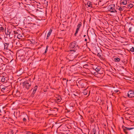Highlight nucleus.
Here are the masks:
<instances>
[{
    "label": "nucleus",
    "instance_id": "obj_17",
    "mask_svg": "<svg viewBox=\"0 0 134 134\" xmlns=\"http://www.w3.org/2000/svg\"><path fill=\"white\" fill-rule=\"evenodd\" d=\"M130 50L131 51L133 52H134V48L133 47H132V48H131L130 49Z\"/></svg>",
    "mask_w": 134,
    "mask_h": 134
},
{
    "label": "nucleus",
    "instance_id": "obj_19",
    "mask_svg": "<svg viewBox=\"0 0 134 134\" xmlns=\"http://www.w3.org/2000/svg\"><path fill=\"white\" fill-rule=\"evenodd\" d=\"M132 27H130L129 28V32H131V30H132Z\"/></svg>",
    "mask_w": 134,
    "mask_h": 134
},
{
    "label": "nucleus",
    "instance_id": "obj_9",
    "mask_svg": "<svg viewBox=\"0 0 134 134\" xmlns=\"http://www.w3.org/2000/svg\"><path fill=\"white\" fill-rule=\"evenodd\" d=\"M134 5V2L129 3L128 5V8L129 9H130Z\"/></svg>",
    "mask_w": 134,
    "mask_h": 134
},
{
    "label": "nucleus",
    "instance_id": "obj_8",
    "mask_svg": "<svg viewBox=\"0 0 134 134\" xmlns=\"http://www.w3.org/2000/svg\"><path fill=\"white\" fill-rule=\"evenodd\" d=\"M62 99L60 96H59L58 98H56L55 99V100L57 102H59Z\"/></svg>",
    "mask_w": 134,
    "mask_h": 134
},
{
    "label": "nucleus",
    "instance_id": "obj_18",
    "mask_svg": "<svg viewBox=\"0 0 134 134\" xmlns=\"http://www.w3.org/2000/svg\"><path fill=\"white\" fill-rule=\"evenodd\" d=\"M124 131V132L126 134H127L128 133V132L127 131V130L126 129H125V128L123 129Z\"/></svg>",
    "mask_w": 134,
    "mask_h": 134
},
{
    "label": "nucleus",
    "instance_id": "obj_16",
    "mask_svg": "<svg viewBox=\"0 0 134 134\" xmlns=\"http://www.w3.org/2000/svg\"><path fill=\"white\" fill-rule=\"evenodd\" d=\"M125 129H126L127 130H131L133 129L134 128H127L126 127H125Z\"/></svg>",
    "mask_w": 134,
    "mask_h": 134
},
{
    "label": "nucleus",
    "instance_id": "obj_14",
    "mask_svg": "<svg viewBox=\"0 0 134 134\" xmlns=\"http://www.w3.org/2000/svg\"><path fill=\"white\" fill-rule=\"evenodd\" d=\"M17 37L18 39H21L22 37V36L21 34H19L17 35Z\"/></svg>",
    "mask_w": 134,
    "mask_h": 134
},
{
    "label": "nucleus",
    "instance_id": "obj_23",
    "mask_svg": "<svg viewBox=\"0 0 134 134\" xmlns=\"http://www.w3.org/2000/svg\"><path fill=\"white\" fill-rule=\"evenodd\" d=\"M5 87L2 88H1V90L2 91H4L5 90Z\"/></svg>",
    "mask_w": 134,
    "mask_h": 134
},
{
    "label": "nucleus",
    "instance_id": "obj_26",
    "mask_svg": "<svg viewBox=\"0 0 134 134\" xmlns=\"http://www.w3.org/2000/svg\"><path fill=\"white\" fill-rule=\"evenodd\" d=\"M70 51L71 52H72V51H73L74 52H75V50H70Z\"/></svg>",
    "mask_w": 134,
    "mask_h": 134
},
{
    "label": "nucleus",
    "instance_id": "obj_24",
    "mask_svg": "<svg viewBox=\"0 0 134 134\" xmlns=\"http://www.w3.org/2000/svg\"><path fill=\"white\" fill-rule=\"evenodd\" d=\"M119 92V91L118 90H115L114 91V92L115 93H117Z\"/></svg>",
    "mask_w": 134,
    "mask_h": 134
},
{
    "label": "nucleus",
    "instance_id": "obj_1",
    "mask_svg": "<svg viewBox=\"0 0 134 134\" xmlns=\"http://www.w3.org/2000/svg\"><path fill=\"white\" fill-rule=\"evenodd\" d=\"M108 10L111 12L116 13L117 11L115 5L114 4H110L108 7Z\"/></svg>",
    "mask_w": 134,
    "mask_h": 134
},
{
    "label": "nucleus",
    "instance_id": "obj_28",
    "mask_svg": "<svg viewBox=\"0 0 134 134\" xmlns=\"http://www.w3.org/2000/svg\"><path fill=\"white\" fill-rule=\"evenodd\" d=\"M73 55H70V56H70V57H71L72 56H74Z\"/></svg>",
    "mask_w": 134,
    "mask_h": 134
},
{
    "label": "nucleus",
    "instance_id": "obj_31",
    "mask_svg": "<svg viewBox=\"0 0 134 134\" xmlns=\"http://www.w3.org/2000/svg\"><path fill=\"white\" fill-rule=\"evenodd\" d=\"M98 56H99V54H98Z\"/></svg>",
    "mask_w": 134,
    "mask_h": 134
},
{
    "label": "nucleus",
    "instance_id": "obj_10",
    "mask_svg": "<svg viewBox=\"0 0 134 134\" xmlns=\"http://www.w3.org/2000/svg\"><path fill=\"white\" fill-rule=\"evenodd\" d=\"M37 86H35L34 87V88L33 90V91L32 92V93L33 94H34L35 93L37 90Z\"/></svg>",
    "mask_w": 134,
    "mask_h": 134
},
{
    "label": "nucleus",
    "instance_id": "obj_2",
    "mask_svg": "<svg viewBox=\"0 0 134 134\" xmlns=\"http://www.w3.org/2000/svg\"><path fill=\"white\" fill-rule=\"evenodd\" d=\"M77 47V45L76 44V42H74L70 44V47L71 48H74L75 49Z\"/></svg>",
    "mask_w": 134,
    "mask_h": 134
},
{
    "label": "nucleus",
    "instance_id": "obj_20",
    "mask_svg": "<svg viewBox=\"0 0 134 134\" xmlns=\"http://www.w3.org/2000/svg\"><path fill=\"white\" fill-rule=\"evenodd\" d=\"M48 46H46V50H45V52H44L45 53H46L47 52V50H48Z\"/></svg>",
    "mask_w": 134,
    "mask_h": 134
},
{
    "label": "nucleus",
    "instance_id": "obj_5",
    "mask_svg": "<svg viewBox=\"0 0 134 134\" xmlns=\"http://www.w3.org/2000/svg\"><path fill=\"white\" fill-rule=\"evenodd\" d=\"M86 5L87 6L88 8H92V4L91 2H90L89 1L87 3Z\"/></svg>",
    "mask_w": 134,
    "mask_h": 134
},
{
    "label": "nucleus",
    "instance_id": "obj_6",
    "mask_svg": "<svg viewBox=\"0 0 134 134\" xmlns=\"http://www.w3.org/2000/svg\"><path fill=\"white\" fill-rule=\"evenodd\" d=\"M25 86L26 88L27 89H29L30 87L31 86V84L29 83L28 82H26L25 84Z\"/></svg>",
    "mask_w": 134,
    "mask_h": 134
},
{
    "label": "nucleus",
    "instance_id": "obj_29",
    "mask_svg": "<svg viewBox=\"0 0 134 134\" xmlns=\"http://www.w3.org/2000/svg\"><path fill=\"white\" fill-rule=\"evenodd\" d=\"M85 41H87V40L86 39H85Z\"/></svg>",
    "mask_w": 134,
    "mask_h": 134
},
{
    "label": "nucleus",
    "instance_id": "obj_4",
    "mask_svg": "<svg viewBox=\"0 0 134 134\" xmlns=\"http://www.w3.org/2000/svg\"><path fill=\"white\" fill-rule=\"evenodd\" d=\"M81 24H82V23H81L80 22L79 23V24L77 26V27L76 29V31H75V35H76L78 31L79 30V29L80 28V27L81 26Z\"/></svg>",
    "mask_w": 134,
    "mask_h": 134
},
{
    "label": "nucleus",
    "instance_id": "obj_22",
    "mask_svg": "<svg viewBox=\"0 0 134 134\" xmlns=\"http://www.w3.org/2000/svg\"><path fill=\"white\" fill-rule=\"evenodd\" d=\"M119 10L120 11H121L123 10V9L121 7H120L119 8Z\"/></svg>",
    "mask_w": 134,
    "mask_h": 134
},
{
    "label": "nucleus",
    "instance_id": "obj_25",
    "mask_svg": "<svg viewBox=\"0 0 134 134\" xmlns=\"http://www.w3.org/2000/svg\"><path fill=\"white\" fill-rule=\"evenodd\" d=\"M30 133L29 132H27L26 133V134H30Z\"/></svg>",
    "mask_w": 134,
    "mask_h": 134
},
{
    "label": "nucleus",
    "instance_id": "obj_15",
    "mask_svg": "<svg viewBox=\"0 0 134 134\" xmlns=\"http://www.w3.org/2000/svg\"><path fill=\"white\" fill-rule=\"evenodd\" d=\"M96 71L98 72L100 70V68L99 67H97L95 69Z\"/></svg>",
    "mask_w": 134,
    "mask_h": 134
},
{
    "label": "nucleus",
    "instance_id": "obj_12",
    "mask_svg": "<svg viewBox=\"0 0 134 134\" xmlns=\"http://www.w3.org/2000/svg\"><path fill=\"white\" fill-rule=\"evenodd\" d=\"M121 2L124 5H126L127 3V2L126 0H123Z\"/></svg>",
    "mask_w": 134,
    "mask_h": 134
},
{
    "label": "nucleus",
    "instance_id": "obj_13",
    "mask_svg": "<svg viewBox=\"0 0 134 134\" xmlns=\"http://www.w3.org/2000/svg\"><path fill=\"white\" fill-rule=\"evenodd\" d=\"M114 61L115 62H119L120 60V59L118 57H116L114 59Z\"/></svg>",
    "mask_w": 134,
    "mask_h": 134
},
{
    "label": "nucleus",
    "instance_id": "obj_3",
    "mask_svg": "<svg viewBox=\"0 0 134 134\" xmlns=\"http://www.w3.org/2000/svg\"><path fill=\"white\" fill-rule=\"evenodd\" d=\"M128 96L129 98L134 97V91H130L128 92Z\"/></svg>",
    "mask_w": 134,
    "mask_h": 134
},
{
    "label": "nucleus",
    "instance_id": "obj_27",
    "mask_svg": "<svg viewBox=\"0 0 134 134\" xmlns=\"http://www.w3.org/2000/svg\"><path fill=\"white\" fill-rule=\"evenodd\" d=\"M23 120L24 121H25L26 120V119L24 118H23Z\"/></svg>",
    "mask_w": 134,
    "mask_h": 134
},
{
    "label": "nucleus",
    "instance_id": "obj_30",
    "mask_svg": "<svg viewBox=\"0 0 134 134\" xmlns=\"http://www.w3.org/2000/svg\"><path fill=\"white\" fill-rule=\"evenodd\" d=\"M126 110H128V108H127V109H126Z\"/></svg>",
    "mask_w": 134,
    "mask_h": 134
},
{
    "label": "nucleus",
    "instance_id": "obj_7",
    "mask_svg": "<svg viewBox=\"0 0 134 134\" xmlns=\"http://www.w3.org/2000/svg\"><path fill=\"white\" fill-rule=\"evenodd\" d=\"M52 29L51 28L49 30V31L47 34V39H48L49 37L51 35V33L52 31Z\"/></svg>",
    "mask_w": 134,
    "mask_h": 134
},
{
    "label": "nucleus",
    "instance_id": "obj_11",
    "mask_svg": "<svg viewBox=\"0 0 134 134\" xmlns=\"http://www.w3.org/2000/svg\"><path fill=\"white\" fill-rule=\"evenodd\" d=\"M6 77H5L4 76H3L2 77L1 81L2 82H5Z\"/></svg>",
    "mask_w": 134,
    "mask_h": 134
},
{
    "label": "nucleus",
    "instance_id": "obj_32",
    "mask_svg": "<svg viewBox=\"0 0 134 134\" xmlns=\"http://www.w3.org/2000/svg\"><path fill=\"white\" fill-rule=\"evenodd\" d=\"M86 36V35H84L83 36L84 37H85V36Z\"/></svg>",
    "mask_w": 134,
    "mask_h": 134
},
{
    "label": "nucleus",
    "instance_id": "obj_21",
    "mask_svg": "<svg viewBox=\"0 0 134 134\" xmlns=\"http://www.w3.org/2000/svg\"><path fill=\"white\" fill-rule=\"evenodd\" d=\"M4 28L3 27H1L0 28V30L3 31H4Z\"/></svg>",
    "mask_w": 134,
    "mask_h": 134
},
{
    "label": "nucleus",
    "instance_id": "obj_34",
    "mask_svg": "<svg viewBox=\"0 0 134 134\" xmlns=\"http://www.w3.org/2000/svg\"><path fill=\"white\" fill-rule=\"evenodd\" d=\"M94 134H95V133L94 132Z\"/></svg>",
    "mask_w": 134,
    "mask_h": 134
},
{
    "label": "nucleus",
    "instance_id": "obj_33",
    "mask_svg": "<svg viewBox=\"0 0 134 134\" xmlns=\"http://www.w3.org/2000/svg\"><path fill=\"white\" fill-rule=\"evenodd\" d=\"M72 60H70V61H72Z\"/></svg>",
    "mask_w": 134,
    "mask_h": 134
}]
</instances>
